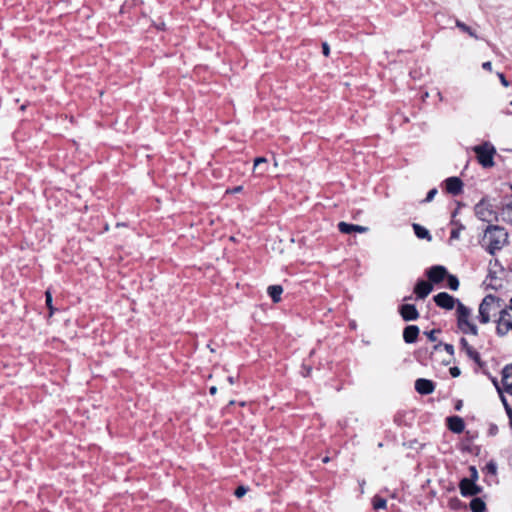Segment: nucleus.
<instances>
[{
  "label": "nucleus",
  "mask_w": 512,
  "mask_h": 512,
  "mask_svg": "<svg viewBox=\"0 0 512 512\" xmlns=\"http://www.w3.org/2000/svg\"><path fill=\"white\" fill-rule=\"evenodd\" d=\"M508 241V233L503 227L498 225H489L484 233L483 245L489 254L494 255Z\"/></svg>",
  "instance_id": "f257e3e1"
},
{
  "label": "nucleus",
  "mask_w": 512,
  "mask_h": 512,
  "mask_svg": "<svg viewBox=\"0 0 512 512\" xmlns=\"http://www.w3.org/2000/svg\"><path fill=\"white\" fill-rule=\"evenodd\" d=\"M457 326L465 334L478 335V328L472 321V311L462 302H458L456 309Z\"/></svg>",
  "instance_id": "f03ea898"
},
{
  "label": "nucleus",
  "mask_w": 512,
  "mask_h": 512,
  "mask_svg": "<svg viewBox=\"0 0 512 512\" xmlns=\"http://www.w3.org/2000/svg\"><path fill=\"white\" fill-rule=\"evenodd\" d=\"M501 310L500 299L493 295H487L479 305L478 319L480 323L487 324L491 317L497 312L500 313Z\"/></svg>",
  "instance_id": "7ed1b4c3"
},
{
  "label": "nucleus",
  "mask_w": 512,
  "mask_h": 512,
  "mask_svg": "<svg viewBox=\"0 0 512 512\" xmlns=\"http://www.w3.org/2000/svg\"><path fill=\"white\" fill-rule=\"evenodd\" d=\"M472 149L477 156L478 162L484 168H489L494 165V155L496 154V150L491 143L485 142L483 144L474 146Z\"/></svg>",
  "instance_id": "20e7f679"
},
{
  "label": "nucleus",
  "mask_w": 512,
  "mask_h": 512,
  "mask_svg": "<svg viewBox=\"0 0 512 512\" xmlns=\"http://www.w3.org/2000/svg\"><path fill=\"white\" fill-rule=\"evenodd\" d=\"M476 216L484 222L498 221L499 213L493 210L492 205L485 199H482L475 206Z\"/></svg>",
  "instance_id": "39448f33"
},
{
  "label": "nucleus",
  "mask_w": 512,
  "mask_h": 512,
  "mask_svg": "<svg viewBox=\"0 0 512 512\" xmlns=\"http://www.w3.org/2000/svg\"><path fill=\"white\" fill-rule=\"evenodd\" d=\"M497 334L500 336L506 335L509 331H512V316L509 310L502 309L500 316L497 321L496 327Z\"/></svg>",
  "instance_id": "423d86ee"
},
{
  "label": "nucleus",
  "mask_w": 512,
  "mask_h": 512,
  "mask_svg": "<svg viewBox=\"0 0 512 512\" xmlns=\"http://www.w3.org/2000/svg\"><path fill=\"white\" fill-rule=\"evenodd\" d=\"M435 304L445 310H452L455 306L457 307L458 299L454 298L446 292H440L433 297Z\"/></svg>",
  "instance_id": "0eeeda50"
},
{
  "label": "nucleus",
  "mask_w": 512,
  "mask_h": 512,
  "mask_svg": "<svg viewBox=\"0 0 512 512\" xmlns=\"http://www.w3.org/2000/svg\"><path fill=\"white\" fill-rule=\"evenodd\" d=\"M462 496H475L481 492V488L475 484V481L463 478L459 483Z\"/></svg>",
  "instance_id": "6e6552de"
},
{
  "label": "nucleus",
  "mask_w": 512,
  "mask_h": 512,
  "mask_svg": "<svg viewBox=\"0 0 512 512\" xmlns=\"http://www.w3.org/2000/svg\"><path fill=\"white\" fill-rule=\"evenodd\" d=\"M426 275L430 282L438 284L447 276V269L444 266L435 265L426 271Z\"/></svg>",
  "instance_id": "1a4fd4ad"
},
{
  "label": "nucleus",
  "mask_w": 512,
  "mask_h": 512,
  "mask_svg": "<svg viewBox=\"0 0 512 512\" xmlns=\"http://www.w3.org/2000/svg\"><path fill=\"white\" fill-rule=\"evenodd\" d=\"M460 345L461 350H463L470 359H472L479 367L483 366L480 354L471 345H469L465 338L460 339Z\"/></svg>",
  "instance_id": "9d476101"
},
{
  "label": "nucleus",
  "mask_w": 512,
  "mask_h": 512,
  "mask_svg": "<svg viewBox=\"0 0 512 512\" xmlns=\"http://www.w3.org/2000/svg\"><path fill=\"white\" fill-rule=\"evenodd\" d=\"M445 189L454 196L459 195L463 189V182L458 177H449L445 180Z\"/></svg>",
  "instance_id": "9b49d317"
},
{
  "label": "nucleus",
  "mask_w": 512,
  "mask_h": 512,
  "mask_svg": "<svg viewBox=\"0 0 512 512\" xmlns=\"http://www.w3.org/2000/svg\"><path fill=\"white\" fill-rule=\"evenodd\" d=\"M415 390L421 395H429L434 392L435 384L431 380L419 378L415 381Z\"/></svg>",
  "instance_id": "f8f14e48"
},
{
  "label": "nucleus",
  "mask_w": 512,
  "mask_h": 512,
  "mask_svg": "<svg viewBox=\"0 0 512 512\" xmlns=\"http://www.w3.org/2000/svg\"><path fill=\"white\" fill-rule=\"evenodd\" d=\"M400 315L405 321H414L419 317V313L413 304H403L399 308Z\"/></svg>",
  "instance_id": "ddd939ff"
},
{
  "label": "nucleus",
  "mask_w": 512,
  "mask_h": 512,
  "mask_svg": "<svg viewBox=\"0 0 512 512\" xmlns=\"http://www.w3.org/2000/svg\"><path fill=\"white\" fill-rule=\"evenodd\" d=\"M432 289L431 283L425 280H419L415 285L414 292L417 298L424 299L431 293Z\"/></svg>",
  "instance_id": "4468645a"
},
{
  "label": "nucleus",
  "mask_w": 512,
  "mask_h": 512,
  "mask_svg": "<svg viewBox=\"0 0 512 512\" xmlns=\"http://www.w3.org/2000/svg\"><path fill=\"white\" fill-rule=\"evenodd\" d=\"M338 229L343 234H350L353 232L366 233L368 231V227H366V226L349 224L346 222H339Z\"/></svg>",
  "instance_id": "2eb2a0df"
},
{
  "label": "nucleus",
  "mask_w": 512,
  "mask_h": 512,
  "mask_svg": "<svg viewBox=\"0 0 512 512\" xmlns=\"http://www.w3.org/2000/svg\"><path fill=\"white\" fill-rule=\"evenodd\" d=\"M502 384L504 390L512 395V364L506 365L502 371Z\"/></svg>",
  "instance_id": "dca6fc26"
},
{
  "label": "nucleus",
  "mask_w": 512,
  "mask_h": 512,
  "mask_svg": "<svg viewBox=\"0 0 512 512\" xmlns=\"http://www.w3.org/2000/svg\"><path fill=\"white\" fill-rule=\"evenodd\" d=\"M448 428L454 433H461L465 428L464 421L459 416H451L447 418Z\"/></svg>",
  "instance_id": "f3484780"
},
{
  "label": "nucleus",
  "mask_w": 512,
  "mask_h": 512,
  "mask_svg": "<svg viewBox=\"0 0 512 512\" xmlns=\"http://www.w3.org/2000/svg\"><path fill=\"white\" fill-rule=\"evenodd\" d=\"M419 335V328L416 325H409L403 331V339L406 343H414Z\"/></svg>",
  "instance_id": "a211bd4d"
},
{
  "label": "nucleus",
  "mask_w": 512,
  "mask_h": 512,
  "mask_svg": "<svg viewBox=\"0 0 512 512\" xmlns=\"http://www.w3.org/2000/svg\"><path fill=\"white\" fill-rule=\"evenodd\" d=\"M268 160L265 157H257L254 159V172L262 176L267 171Z\"/></svg>",
  "instance_id": "6ab92c4d"
},
{
  "label": "nucleus",
  "mask_w": 512,
  "mask_h": 512,
  "mask_svg": "<svg viewBox=\"0 0 512 512\" xmlns=\"http://www.w3.org/2000/svg\"><path fill=\"white\" fill-rule=\"evenodd\" d=\"M268 295L271 297L274 303H278L281 300V294L283 288L280 285H271L267 289Z\"/></svg>",
  "instance_id": "aec40b11"
},
{
  "label": "nucleus",
  "mask_w": 512,
  "mask_h": 512,
  "mask_svg": "<svg viewBox=\"0 0 512 512\" xmlns=\"http://www.w3.org/2000/svg\"><path fill=\"white\" fill-rule=\"evenodd\" d=\"M413 230H414L415 235L419 239L431 240V235H430L429 231L425 227L421 226L420 224L414 223Z\"/></svg>",
  "instance_id": "412c9836"
},
{
  "label": "nucleus",
  "mask_w": 512,
  "mask_h": 512,
  "mask_svg": "<svg viewBox=\"0 0 512 512\" xmlns=\"http://www.w3.org/2000/svg\"><path fill=\"white\" fill-rule=\"evenodd\" d=\"M494 384L498 390V392L500 393V397H501V401L504 405V408H505V411L509 417V423H510V426L512 427V408L511 406L508 404L506 398L502 395V392H501V389L499 388V386L497 385V382L494 381Z\"/></svg>",
  "instance_id": "4be33fe9"
},
{
  "label": "nucleus",
  "mask_w": 512,
  "mask_h": 512,
  "mask_svg": "<svg viewBox=\"0 0 512 512\" xmlns=\"http://www.w3.org/2000/svg\"><path fill=\"white\" fill-rule=\"evenodd\" d=\"M472 512H483L486 508L484 501L480 498H474L470 502Z\"/></svg>",
  "instance_id": "5701e85b"
},
{
  "label": "nucleus",
  "mask_w": 512,
  "mask_h": 512,
  "mask_svg": "<svg viewBox=\"0 0 512 512\" xmlns=\"http://www.w3.org/2000/svg\"><path fill=\"white\" fill-rule=\"evenodd\" d=\"M372 504H373V508L375 510L385 509L386 505H387V501H386V499H384L382 497L375 496L373 498Z\"/></svg>",
  "instance_id": "b1692460"
},
{
  "label": "nucleus",
  "mask_w": 512,
  "mask_h": 512,
  "mask_svg": "<svg viewBox=\"0 0 512 512\" xmlns=\"http://www.w3.org/2000/svg\"><path fill=\"white\" fill-rule=\"evenodd\" d=\"M456 26L461 29L463 32L469 34L471 37H474V38H478V36L475 34V32L469 27L467 26L465 23L459 21V20H456Z\"/></svg>",
  "instance_id": "393cba45"
},
{
  "label": "nucleus",
  "mask_w": 512,
  "mask_h": 512,
  "mask_svg": "<svg viewBox=\"0 0 512 512\" xmlns=\"http://www.w3.org/2000/svg\"><path fill=\"white\" fill-rule=\"evenodd\" d=\"M446 277H447V281H448V287L453 291L458 290V288H459L458 278L454 275H449L448 273H447Z\"/></svg>",
  "instance_id": "a878e982"
},
{
  "label": "nucleus",
  "mask_w": 512,
  "mask_h": 512,
  "mask_svg": "<svg viewBox=\"0 0 512 512\" xmlns=\"http://www.w3.org/2000/svg\"><path fill=\"white\" fill-rule=\"evenodd\" d=\"M440 347H443L444 350L450 354V355H453L454 354V346L452 344H448V343H439L437 345L434 346V349L435 350H438Z\"/></svg>",
  "instance_id": "bb28decb"
},
{
  "label": "nucleus",
  "mask_w": 512,
  "mask_h": 512,
  "mask_svg": "<svg viewBox=\"0 0 512 512\" xmlns=\"http://www.w3.org/2000/svg\"><path fill=\"white\" fill-rule=\"evenodd\" d=\"M45 297H46V305H47V307L50 310V315H52L53 312H54V308L52 306V295H51V292L49 290H47L45 292Z\"/></svg>",
  "instance_id": "cd10ccee"
},
{
  "label": "nucleus",
  "mask_w": 512,
  "mask_h": 512,
  "mask_svg": "<svg viewBox=\"0 0 512 512\" xmlns=\"http://www.w3.org/2000/svg\"><path fill=\"white\" fill-rule=\"evenodd\" d=\"M485 471L488 474L495 475L497 472V465L494 462H489L485 466Z\"/></svg>",
  "instance_id": "c85d7f7f"
},
{
  "label": "nucleus",
  "mask_w": 512,
  "mask_h": 512,
  "mask_svg": "<svg viewBox=\"0 0 512 512\" xmlns=\"http://www.w3.org/2000/svg\"><path fill=\"white\" fill-rule=\"evenodd\" d=\"M248 491V488L245 487V486H239L237 487V489L235 490L234 494L237 498H241L243 497Z\"/></svg>",
  "instance_id": "c756f323"
},
{
  "label": "nucleus",
  "mask_w": 512,
  "mask_h": 512,
  "mask_svg": "<svg viewBox=\"0 0 512 512\" xmlns=\"http://www.w3.org/2000/svg\"><path fill=\"white\" fill-rule=\"evenodd\" d=\"M439 332L440 330L433 329L431 331L425 332V335L431 342H435L437 340L436 334Z\"/></svg>",
  "instance_id": "7c9ffc66"
},
{
  "label": "nucleus",
  "mask_w": 512,
  "mask_h": 512,
  "mask_svg": "<svg viewBox=\"0 0 512 512\" xmlns=\"http://www.w3.org/2000/svg\"><path fill=\"white\" fill-rule=\"evenodd\" d=\"M437 189L436 188H433L431 189L428 193H427V196L425 198V202H430L434 199L435 195L437 194Z\"/></svg>",
  "instance_id": "2f4dec72"
},
{
  "label": "nucleus",
  "mask_w": 512,
  "mask_h": 512,
  "mask_svg": "<svg viewBox=\"0 0 512 512\" xmlns=\"http://www.w3.org/2000/svg\"><path fill=\"white\" fill-rule=\"evenodd\" d=\"M461 371L458 367L454 366L450 368V374L452 377H458L460 375Z\"/></svg>",
  "instance_id": "473e14b6"
},
{
  "label": "nucleus",
  "mask_w": 512,
  "mask_h": 512,
  "mask_svg": "<svg viewBox=\"0 0 512 512\" xmlns=\"http://www.w3.org/2000/svg\"><path fill=\"white\" fill-rule=\"evenodd\" d=\"M322 52L326 57L329 56L330 48L327 42L322 43Z\"/></svg>",
  "instance_id": "72a5a7b5"
},
{
  "label": "nucleus",
  "mask_w": 512,
  "mask_h": 512,
  "mask_svg": "<svg viewBox=\"0 0 512 512\" xmlns=\"http://www.w3.org/2000/svg\"><path fill=\"white\" fill-rule=\"evenodd\" d=\"M498 77L503 86H505V87L509 86V82L507 81V79L505 78V76L502 73H498Z\"/></svg>",
  "instance_id": "f704fd0d"
},
{
  "label": "nucleus",
  "mask_w": 512,
  "mask_h": 512,
  "mask_svg": "<svg viewBox=\"0 0 512 512\" xmlns=\"http://www.w3.org/2000/svg\"><path fill=\"white\" fill-rule=\"evenodd\" d=\"M470 471H471V479L470 480L475 481L478 478L477 470L475 467L472 466V467H470Z\"/></svg>",
  "instance_id": "c9c22d12"
},
{
  "label": "nucleus",
  "mask_w": 512,
  "mask_h": 512,
  "mask_svg": "<svg viewBox=\"0 0 512 512\" xmlns=\"http://www.w3.org/2000/svg\"><path fill=\"white\" fill-rule=\"evenodd\" d=\"M482 68L484 70L491 71L492 70V63L490 61L484 62L482 64Z\"/></svg>",
  "instance_id": "e433bc0d"
},
{
  "label": "nucleus",
  "mask_w": 512,
  "mask_h": 512,
  "mask_svg": "<svg viewBox=\"0 0 512 512\" xmlns=\"http://www.w3.org/2000/svg\"><path fill=\"white\" fill-rule=\"evenodd\" d=\"M451 238L458 239L459 238V230H452Z\"/></svg>",
  "instance_id": "4c0bfd02"
},
{
  "label": "nucleus",
  "mask_w": 512,
  "mask_h": 512,
  "mask_svg": "<svg viewBox=\"0 0 512 512\" xmlns=\"http://www.w3.org/2000/svg\"><path fill=\"white\" fill-rule=\"evenodd\" d=\"M243 189L242 186H236L234 187L232 190H231V193H238V192H241Z\"/></svg>",
  "instance_id": "58836bf2"
},
{
  "label": "nucleus",
  "mask_w": 512,
  "mask_h": 512,
  "mask_svg": "<svg viewBox=\"0 0 512 512\" xmlns=\"http://www.w3.org/2000/svg\"><path fill=\"white\" fill-rule=\"evenodd\" d=\"M305 372L303 373V375L306 377V376H309L310 373H311V367H303Z\"/></svg>",
  "instance_id": "ea45409f"
},
{
  "label": "nucleus",
  "mask_w": 512,
  "mask_h": 512,
  "mask_svg": "<svg viewBox=\"0 0 512 512\" xmlns=\"http://www.w3.org/2000/svg\"><path fill=\"white\" fill-rule=\"evenodd\" d=\"M209 391L211 395H214L217 391V388L215 386H212Z\"/></svg>",
  "instance_id": "a19ab883"
},
{
  "label": "nucleus",
  "mask_w": 512,
  "mask_h": 512,
  "mask_svg": "<svg viewBox=\"0 0 512 512\" xmlns=\"http://www.w3.org/2000/svg\"><path fill=\"white\" fill-rule=\"evenodd\" d=\"M461 407H462V402H461V401H459V402L456 404L455 408H456V410H460V409H461Z\"/></svg>",
  "instance_id": "79ce46f5"
},
{
  "label": "nucleus",
  "mask_w": 512,
  "mask_h": 512,
  "mask_svg": "<svg viewBox=\"0 0 512 512\" xmlns=\"http://www.w3.org/2000/svg\"><path fill=\"white\" fill-rule=\"evenodd\" d=\"M228 381L230 384H233L234 383V377L233 376H229L228 377Z\"/></svg>",
  "instance_id": "37998d69"
},
{
  "label": "nucleus",
  "mask_w": 512,
  "mask_h": 512,
  "mask_svg": "<svg viewBox=\"0 0 512 512\" xmlns=\"http://www.w3.org/2000/svg\"><path fill=\"white\" fill-rule=\"evenodd\" d=\"M510 302H511V305H510V307H509V309H508V310H509V311H510V313H511V312H512V298H511V301H510Z\"/></svg>",
  "instance_id": "c03bdc74"
},
{
  "label": "nucleus",
  "mask_w": 512,
  "mask_h": 512,
  "mask_svg": "<svg viewBox=\"0 0 512 512\" xmlns=\"http://www.w3.org/2000/svg\"><path fill=\"white\" fill-rule=\"evenodd\" d=\"M328 461H329V458H328V457H325V458L323 459V462H328Z\"/></svg>",
  "instance_id": "a18cd8bd"
},
{
  "label": "nucleus",
  "mask_w": 512,
  "mask_h": 512,
  "mask_svg": "<svg viewBox=\"0 0 512 512\" xmlns=\"http://www.w3.org/2000/svg\"><path fill=\"white\" fill-rule=\"evenodd\" d=\"M507 115H511L512 113L510 111L505 112Z\"/></svg>",
  "instance_id": "49530a36"
},
{
  "label": "nucleus",
  "mask_w": 512,
  "mask_h": 512,
  "mask_svg": "<svg viewBox=\"0 0 512 512\" xmlns=\"http://www.w3.org/2000/svg\"><path fill=\"white\" fill-rule=\"evenodd\" d=\"M510 105L512 106V101L510 102Z\"/></svg>",
  "instance_id": "de8ad7c7"
}]
</instances>
